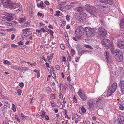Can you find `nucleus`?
<instances>
[{
	"mask_svg": "<svg viewBox=\"0 0 124 124\" xmlns=\"http://www.w3.org/2000/svg\"><path fill=\"white\" fill-rule=\"evenodd\" d=\"M9 0H2V2L4 7L6 8H10L14 9L16 8V4Z\"/></svg>",
	"mask_w": 124,
	"mask_h": 124,
	"instance_id": "nucleus-1",
	"label": "nucleus"
},
{
	"mask_svg": "<svg viewBox=\"0 0 124 124\" xmlns=\"http://www.w3.org/2000/svg\"><path fill=\"white\" fill-rule=\"evenodd\" d=\"M98 34L97 36V38L99 39H102L106 37L107 34L106 30L103 28H100L98 30Z\"/></svg>",
	"mask_w": 124,
	"mask_h": 124,
	"instance_id": "nucleus-2",
	"label": "nucleus"
},
{
	"mask_svg": "<svg viewBox=\"0 0 124 124\" xmlns=\"http://www.w3.org/2000/svg\"><path fill=\"white\" fill-rule=\"evenodd\" d=\"M117 83L114 82L109 87L107 94V96H111L112 94L114 92L117 88Z\"/></svg>",
	"mask_w": 124,
	"mask_h": 124,
	"instance_id": "nucleus-3",
	"label": "nucleus"
},
{
	"mask_svg": "<svg viewBox=\"0 0 124 124\" xmlns=\"http://www.w3.org/2000/svg\"><path fill=\"white\" fill-rule=\"evenodd\" d=\"M85 32L86 35L89 37L95 36L96 33L95 29L88 28H86Z\"/></svg>",
	"mask_w": 124,
	"mask_h": 124,
	"instance_id": "nucleus-4",
	"label": "nucleus"
},
{
	"mask_svg": "<svg viewBox=\"0 0 124 124\" xmlns=\"http://www.w3.org/2000/svg\"><path fill=\"white\" fill-rule=\"evenodd\" d=\"M86 28H84L81 26L78 27L75 31V33L77 32V34H78L79 36H81L82 35V33L83 32L85 31L86 32Z\"/></svg>",
	"mask_w": 124,
	"mask_h": 124,
	"instance_id": "nucleus-5",
	"label": "nucleus"
},
{
	"mask_svg": "<svg viewBox=\"0 0 124 124\" xmlns=\"http://www.w3.org/2000/svg\"><path fill=\"white\" fill-rule=\"evenodd\" d=\"M78 94L83 101H84L86 100L87 97V96L83 92L81 89H80L79 90Z\"/></svg>",
	"mask_w": 124,
	"mask_h": 124,
	"instance_id": "nucleus-6",
	"label": "nucleus"
},
{
	"mask_svg": "<svg viewBox=\"0 0 124 124\" xmlns=\"http://www.w3.org/2000/svg\"><path fill=\"white\" fill-rule=\"evenodd\" d=\"M104 4H100V6H99V8L101 11H103V13H108L109 12V8L107 7H105Z\"/></svg>",
	"mask_w": 124,
	"mask_h": 124,
	"instance_id": "nucleus-7",
	"label": "nucleus"
},
{
	"mask_svg": "<svg viewBox=\"0 0 124 124\" xmlns=\"http://www.w3.org/2000/svg\"><path fill=\"white\" fill-rule=\"evenodd\" d=\"M77 15L80 22H83L85 20L86 16V14L85 13L82 14H76L75 16Z\"/></svg>",
	"mask_w": 124,
	"mask_h": 124,
	"instance_id": "nucleus-8",
	"label": "nucleus"
},
{
	"mask_svg": "<svg viewBox=\"0 0 124 124\" xmlns=\"http://www.w3.org/2000/svg\"><path fill=\"white\" fill-rule=\"evenodd\" d=\"M115 58L116 60L118 62H121L123 59V55L122 53H121L118 54V55L116 54Z\"/></svg>",
	"mask_w": 124,
	"mask_h": 124,
	"instance_id": "nucleus-9",
	"label": "nucleus"
},
{
	"mask_svg": "<svg viewBox=\"0 0 124 124\" xmlns=\"http://www.w3.org/2000/svg\"><path fill=\"white\" fill-rule=\"evenodd\" d=\"M118 47L121 49H124V40H119L117 43Z\"/></svg>",
	"mask_w": 124,
	"mask_h": 124,
	"instance_id": "nucleus-10",
	"label": "nucleus"
},
{
	"mask_svg": "<svg viewBox=\"0 0 124 124\" xmlns=\"http://www.w3.org/2000/svg\"><path fill=\"white\" fill-rule=\"evenodd\" d=\"M102 44L106 47H108L110 43V40L107 39H104L101 40Z\"/></svg>",
	"mask_w": 124,
	"mask_h": 124,
	"instance_id": "nucleus-11",
	"label": "nucleus"
},
{
	"mask_svg": "<svg viewBox=\"0 0 124 124\" xmlns=\"http://www.w3.org/2000/svg\"><path fill=\"white\" fill-rule=\"evenodd\" d=\"M118 124H124V115H121L118 119Z\"/></svg>",
	"mask_w": 124,
	"mask_h": 124,
	"instance_id": "nucleus-12",
	"label": "nucleus"
},
{
	"mask_svg": "<svg viewBox=\"0 0 124 124\" xmlns=\"http://www.w3.org/2000/svg\"><path fill=\"white\" fill-rule=\"evenodd\" d=\"M119 86L122 93L124 94V81H120Z\"/></svg>",
	"mask_w": 124,
	"mask_h": 124,
	"instance_id": "nucleus-13",
	"label": "nucleus"
},
{
	"mask_svg": "<svg viewBox=\"0 0 124 124\" xmlns=\"http://www.w3.org/2000/svg\"><path fill=\"white\" fill-rule=\"evenodd\" d=\"M104 54L106 56V60L107 62L108 63H110V62L108 52V51L105 52H104Z\"/></svg>",
	"mask_w": 124,
	"mask_h": 124,
	"instance_id": "nucleus-14",
	"label": "nucleus"
},
{
	"mask_svg": "<svg viewBox=\"0 0 124 124\" xmlns=\"http://www.w3.org/2000/svg\"><path fill=\"white\" fill-rule=\"evenodd\" d=\"M89 12L92 15L95 16H96L97 15L95 8L93 7V8L91 9V10H90Z\"/></svg>",
	"mask_w": 124,
	"mask_h": 124,
	"instance_id": "nucleus-15",
	"label": "nucleus"
},
{
	"mask_svg": "<svg viewBox=\"0 0 124 124\" xmlns=\"http://www.w3.org/2000/svg\"><path fill=\"white\" fill-rule=\"evenodd\" d=\"M18 11L21 13L23 12L21 5L20 3H17L16 4V12Z\"/></svg>",
	"mask_w": 124,
	"mask_h": 124,
	"instance_id": "nucleus-16",
	"label": "nucleus"
},
{
	"mask_svg": "<svg viewBox=\"0 0 124 124\" xmlns=\"http://www.w3.org/2000/svg\"><path fill=\"white\" fill-rule=\"evenodd\" d=\"M3 17L5 21L8 22H10L13 19V17L11 16H7V17L3 16Z\"/></svg>",
	"mask_w": 124,
	"mask_h": 124,
	"instance_id": "nucleus-17",
	"label": "nucleus"
},
{
	"mask_svg": "<svg viewBox=\"0 0 124 124\" xmlns=\"http://www.w3.org/2000/svg\"><path fill=\"white\" fill-rule=\"evenodd\" d=\"M87 104L89 106V110L91 111L92 110L94 106V104L90 101H88L87 102Z\"/></svg>",
	"mask_w": 124,
	"mask_h": 124,
	"instance_id": "nucleus-18",
	"label": "nucleus"
},
{
	"mask_svg": "<svg viewBox=\"0 0 124 124\" xmlns=\"http://www.w3.org/2000/svg\"><path fill=\"white\" fill-rule=\"evenodd\" d=\"M93 7L92 6H90L89 4H87L85 6V8L86 10L89 12Z\"/></svg>",
	"mask_w": 124,
	"mask_h": 124,
	"instance_id": "nucleus-19",
	"label": "nucleus"
},
{
	"mask_svg": "<svg viewBox=\"0 0 124 124\" xmlns=\"http://www.w3.org/2000/svg\"><path fill=\"white\" fill-rule=\"evenodd\" d=\"M30 35L29 31H24L23 32L22 36V38H24Z\"/></svg>",
	"mask_w": 124,
	"mask_h": 124,
	"instance_id": "nucleus-20",
	"label": "nucleus"
},
{
	"mask_svg": "<svg viewBox=\"0 0 124 124\" xmlns=\"http://www.w3.org/2000/svg\"><path fill=\"white\" fill-rule=\"evenodd\" d=\"M29 22H26L25 23L21 24V26L22 27H28L29 25Z\"/></svg>",
	"mask_w": 124,
	"mask_h": 124,
	"instance_id": "nucleus-21",
	"label": "nucleus"
},
{
	"mask_svg": "<svg viewBox=\"0 0 124 124\" xmlns=\"http://www.w3.org/2000/svg\"><path fill=\"white\" fill-rule=\"evenodd\" d=\"M19 116L21 117V119L23 120L25 118V119H27V118H25L27 117V116H24L23 113H20L19 114Z\"/></svg>",
	"mask_w": 124,
	"mask_h": 124,
	"instance_id": "nucleus-22",
	"label": "nucleus"
},
{
	"mask_svg": "<svg viewBox=\"0 0 124 124\" xmlns=\"http://www.w3.org/2000/svg\"><path fill=\"white\" fill-rule=\"evenodd\" d=\"M4 106L8 107H10L9 103L7 101H5L3 102Z\"/></svg>",
	"mask_w": 124,
	"mask_h": 124,
	"instance_id": "nucleus-23",
	"label": "nucleus"
},
{
	"mask_svg": "<svg viewBox=\"0 0 124 124\" xmlns=\"http://www.w3.org/2000/svg\"><path fill=\"white\" fill-rule=\"evenodd\" d=\"M113 0H106L105 3H107L109 4H112L113 3Z\"/></svg>",
	"mask_w": 124,
	"mask_h": 124,
	"instance_id": "nucleus-24",
	"label": "nucleus"
},
{
	"mask_svg": "<svg viewBox=\"0 0 124 124\" xmlns=\"http://www.w3.org/2000/svg\"><path fill=\"white\" fill-rule=\"evenodd\" d=\"M120 26L121 28H124V19H122L121 21Z\"/></svg>",
	"mask_w": 124,
	"mask_h": 124,
	"instance_id": "nucleus-25",
	"label": "nucleus"
},
{
	"mask_svg": "<svg viewBox=\"0 0 124 124\" xmlns=\"http://www.w3.org/2000/svg\"><path fill=\"white\" fill-rule=\"evenodd\" d=\"M83 8L81 7H80L77 8V11L79 12H81L83 10Z\"/></svg>",
	"mask_w": 124,
	"mask_h": 124,
	"instance_id": "nucleus-26",
	"label": "nucleus"
},
{
	"mask_svg": "<svg viewBox=\"0 0 124 124\" xmlns=\"http://www.w3.org/2000/svg\"><path fill=\"white\" fill-rule=\"evenodd\" d=\"M121 53H122V51H120V50L118 49H116L115 50L114 54L115 53H116L117 55H118V54Z\"/></svg>",
	"mask_w": 124,
	"mask_h": 124,
	"instance_id": "nucleus-27",
	"label": "nucleus"
},
{
	"mask_svg": "<svg viewBox=\"0 0 124 124\" xmlns=\"http://www.w3.org/2000/svg\"><path fill=\"white\" fill-rule=\"evenodd\" d=\"M96 104L98 108H102V104L98 102L96 103Z\"/></svg>",
	"mask_w": 124,
	"mask_h": 124,
	"instance_id": "nucleus-28",
	"label": "nucleus"
},
{
	"mask_svg": "<svg viewBox=\"0 0 124 124\" xmlns=\"http://www.w3.org/2000/svg\"><path fill=\"white\" fill-rule=\"evenodd\" d=\"M88 52V51H87L86 50H83L81 51L78 52V54H83L85 53V52Z\"/></svg>",
	"mask_w": 124,
	"mask_h": 124,
	"instance_id": "nucleus-29",
	"label": "nucleus"
},
{
	"mask_svg": "<svg viewBox=\"0 0 124 124\" xmlns=\"http://www.w3.org/2000/svg\"><path fill=\"white\" fill-rule=\"evenodd\" d=\"M18 21L20 23H22L25 22V19L23 18H20L19 19Z\"/></svg>",
	"mask_w": 124,
	"mask_h": 124,
	"instance_id": "nucleus-30",
	"label": "nucleus"
},
{
	"mask_svg": "<svg viewBox=\"0 0 124 124\" xmlns=\"http://www.w3.org/2000/svg\"><path fill=\"white\" fill-rule=\"evenodd\" d=\"M50 102L52 105V107H54L56 106V104L53 101H51Z\"/></svg>",
	"mask_w": 124,
	"mask_h": 124,
	"instance_id": "nucleus-31",
	"label": "nucleus"
},
{
	"mask_svg": "<svg viewBox=\"0 0 124 124\" xmlns=\"http://www.w3.org/2000/svg\"><path fill=\"white\" fill-rule=\"evenodd\" d=\"M80 110H81L82 113H85L86 112V110L84 107H82L80 108Z\"/></svg>",
	"mask_w": 124,
	"mask_h": 124,
	"instance_id": "nucleus-32",
	"label": "nucleus"
},
{
	"mask_svg": "<svg viewBox=\"0 0 124 124\" xmlns=\"http://www.w3.org/2000/svg\"><path fill=\"white\" fill-rule=\"evenodd\" d=\"M71 52L72 54V56H73L74 55L75 53V51L73 49H71Z\"/></svg>",
	"mask_w": 124,
	"mask_h": 124,
	"instance_id": "nucleus-33",
	"label": "nucleus"
},
{
	"mask_svg": "<svg viewBox=\"0 0 124 124\" xmlns=\"http://www.w3.org/2000/svg\"><path fill=\"white\" fill-rule=\"evenodd\" d=\"M104 98L102 96H101L98 98L96 101V102H97L98 101L103 100Z\"/></svg>",
	"mask_w": 124,
	"mask_h": 124,
	"instance_id": "nucleus-34",
	"label": "nucleus"
},
{
	"mask_svg": "<svg viewBox=\"0 0 124 124\" xmlns=\"http://www.w3.org/2000/svg\"><path fill=\"white\" fill-rule=\"evenodd\" d=\"M53 54H52L50 55V56H47V58L49 60H50L51 59H52L53 57Z\"/></svg>",
	"mask_w": 124,
	"mask_h": 124,
	"instance_id": "nucleus-35",
	"label": "nucleus"
},
{
	"mask_svg": "<svg viewBox=\"0 0 124 124\" xmlns=\"http://www.w3.org/2000/svg\"><path fill=\"white\" fill-rule=\"evenodd\" d=\"M37 15L38 16H42V17L43 18L44 16V15H43L41 13H40L39 12H38L37 14Z\"/></svg>",
	"mask_w": 124,
	"mask_h": 124,
	"instance_id": "nucleus-36",
	"label": "nucleus"
},
{
	"mask_svg": "<svg viewBox=\"0 0 124 124\" xmlns=\"http://www.w3.org/2000/svg\"><path fill=\"white\" fill-rule=\"evenodd\" d=\"M22 71H26L29 70V69L27 67L22 68Z\"/></svg>",
	"mask_w": 124,
	"mask_h": 124,
	"instance_id": "nucleus-37",
	"label": "nucleus"
},
{
	"mask_svg": "<svg viewBox=\"0 0 124 124\" xmlns=\"http://www.w3.org/2000/svg\"><path fill=\"white\" fill-rule=\"evenodd\" d=\"M71 5H67L66 6V8L67 9H70L71 7Z\"/></svg>",
	"mask_w": 124,
	"mask_h": 124,
	"instance_id": "nucleus-38",
	"label": "nucleus"
},
{
	"mask_svg": "<svg viewBox=\"0 0 124 124\" xmlns=\"http://www.w3.org/2000/svg\"><path fill=\"white\" fill-rule=\"evenodd\" d=\"M17 93L19 95H20L21 94L22 91L19 89H18L17 91Z\"/></svg>",
	"mask_w": 124,
	"mask_h": 124,
	"instance_id": "nucleus-39",
	"label": "nucleus"
},
{
	"mask_svg": "<svg viewBox=\"0 0 124 124\" xmlns=\"http://www.w3.org/2000/svg\"><path fill=\"white\" fill-rule=\"evenodd\" d=\"M60 12L59 11H57L56 12V13L54 15L55 16H58L59 15Z\"/></svg>",
	"mask_w": 124,
	"mask_h": 124,
	"instance_id": "nucleus-40",
	"label": "nucleus"
},
{
	"mask_svg": "<svg viewBox=\"0 0 124 124\" xmlns=\"http://www.w3.org/2000/svg\"><path fill=\"white\" fill-rule=\"evenodd\" d=\"M54 70L52 66H51V70H50V73H51L52 72H54Z\"/></svg>",
	"mask_w": 124,
	"mask_h": 124,
	"instance_id": "nucleus-41",
	"label": "nucleus"
},
{
	"mask_svg": "<svg viewBox=\"0 0 124 124\" xmlns=\"http://www.w3.org/2000/svg\"><path fill=\"white\" fill-rule=\"evenodd\" d=\"M12 109L13 110V111L15 112L16 111V108H15V105L13 104H12Z\"/></svg>",
	"mask_w": 124,
	"mask_h": 124,
	"instance_id": "nucleus-42",
	"label": "nucleus"
},
{
	"mask_svg": "<svg viewBox=\"0 0 124 124\" xmlns=\"http://www.w3.org/2000/svg\"><path fill=\"white\" fill-rule=\"evenodd\" d=\"M106 0H97L100 2L105 3Z\"/></svg>",
	"mask_w": 124,
	"mask_h": 124,
	"instance_id": "nucleus-43",
	"label": "nucleus"
},
{
	"mask_svg": "<svg viewBox=\"0 0 124 124\" xmlns=\"http://www.w3.org/2000/svg\"><path fill=\"white\" fill-rule=\"evenodd\" d=\"M85 46L86 47V48H90V49H92V47L91 46L89 45H85Z\"/></svg>",
	"mask_w": 124,
	"mask_h": 124,
	"instance_id": "nucleus-44",
	"label": "nucleus"
},
{
	"mask_svg": "<svg viewBox=\"0 0 124 124\" xmlns=\"http://www.w3.org/2000/svg\"><path fill=\"white\" fill-rule=\"evenodd\" d=\"M55 67L57 70H59L60 69V66L58 65H56L55 66Z\"/></svg>",
	"mask_w": 124,
	"mask_h": 124,
	"instance_id": "nucleus-45",
	"label": "nucleus"
},
{
	"mask_svg": "<svg viewBox=\"0 0 124 124\" xmlns=\"http://www.w3.org/2000/svg\"><path fill=\"white\" fill-rule=\"evenodd\" d=\"M19 85L20 87L22 88L24 86L23 83L21 82L19 84Z\"/></svg>",
	"mask_w": 124,
	"mask_h": 124,
	"instance_id": "nucleus-46",
	"label": "nucleus"
},
{
	"mask_svg": "<svg viewBox=\"0 0 124 124\" xmlns=\"http://www.w3.org/2000/svg\"><path fill=\"white\" fill-rule=\"evenodd\" d=\"M49 32L50 33V34L51 36H53V32L52 31L50 30H48Z\"/></svg>",
	"mask_w": 124,
	"mask_h": 124,
	"instance_id": "nucleus-47",
	"label": "nucleus"
},
{
	"mask_svg": "<svg viewBox=\"0 0 124 124\" xmlns=\"http://www.w3.org/2000/svg\"><path fill=\"white\" fill-rule=\"evenodd\" d=\"M15 37V35L13 34H12L11 35V39L12 40H13L14 39Z\"/></svg>",
	"mask_w": 124,
	"mask_h": 124,
	"instance_id": "nucleus-48",
	"label": "nucleus"
},
{
	"mask_svg": "<svg viewBox=\"0 0 124 124\" xmlns=\"http://www.w3.org/2000/svg\"><path fill=\"white\" fill-rule=\"evenodd\" d=\"M30 30V28H26L25 29H23L22 30V31L23 32L24 31H27Z\"/></svg>",
	"mask_w": 124,
	"mask_h": 124,
	"instance_id": "nucleus-49",
	"label": "nucleus"
},
{
	"mask_svg": "<svg viewBox=\"0 0 124 124\" xmlns=\"http://www.w3.org/2000/svg\"><path fill=\"white\" fill-rule=\"evenodd\" d=\"M52 73H51V75L52 76V77L54 79L55 78H56V76L55 75V74L54 73V72H52Z\"/></svg>",
	"mask_w": 124,
	"mask_h": 124,
	"instance_id": "nucleus-50",
	"label": "nucleus"
},
{
	"mask_svg": "<svg viewBox=\"0 0 124 124\" xmlns=\"http://www.w3.org/2000/svg\"><path fill=\"white\" fill-rule=\"evenodd\" d=\"M60 47L61 49L62 50L64 49L65 48L64 45L63 44L61 45L60 46Z\"/></svg>",
	"mask_w": 124,
	"mask_h": 124,
	"instance_id": "nucleus-51",
	"label": "nucleus"
},
{
	"mask_svg": "<svg viewBox=\"0 0 124 124\" xmlns=\"http://www.w3.org/2000/svg\"><path fill=\"white\" fill-rule=\"evenodd\" d=\"M18 44L19 45H23V42L21 41H20L19 42H18Z\"/></svg>",
	"mask_w": 124,
	"mask_h": 124,
	"instance_id": "nucleus-52",
	"label": "nucleus"
},
{
	"mask_svg": "<svg viewBox=\"0 0 124 124\" xmlns=\"http://www.w3.org/2000/svg\"><path fill=\"white\" fill-rule=\"evenodd\" d=\"M4 63L6 64H8L9 63V62L7 60H5L4 62Z\"/></svg>",
	"mask_w": 124,
	"mask_h": 124,
	"instance_id": "nucleus-53",
	"label": "nucleus"
},
{
	"mask_svg": "<svg viewBox=\"0 0 124 124\" xmlns=\"http://www.w3.org/2000/svg\"><path fill=\"white\" fill-rule=\"evenodd\" d=\"M66 19L68 20H69L70 19V16L68 15H67V16H66Z\"/></svg>",
	"mask_w": 124,
	"mask_h": 124,
	"instance_id": "nucleus-54",
	"label": "nucleus"
},
{
	"mask_svg": "<svg viewBox=\"0 0 124 124\" xmlns=\"http://www.w3.org/2000/svg\"><path fill=\"white\" fill-rule=\"evenodd\" d=\"M73 102H77V99L76 97L75 96H74L73 98Z\"/></svg>",
	"mask_w": 124,
	"mask_h": 124,
	"instance_id": "nucleus-55",
	"label": "nucleus"
},
{
	"mask_svg": "<svg viewBox=\"0 0 124 124\" xmlns=\"http://www.w3.org/2000/svg\"><path fill=\"white\" fill-rule=\"evenodd\" d=\"M60 90H61V87H62V90H63V84H60Z\"/></svg>",
	"mask_w": 124,
	"mask_h": 124,
	"instance_id": "nucleus-56",
	"label": "nucleus"
},
{
	"mask_svg": "<svg viewBox=\"0 0 124 124\" xmlns=\"http://www.w3.org/2000/svg\"><path fill=\"white\" fill-rule=\"evenodd\" d=\"M69 85L70 87V88L71 89H72V88H73V86L71 84H69Z\"/></svg>",
	"mask_w": 124,
	"mask_h": 124,
	"instance_id": "nucleus-57",
	"label": "nucleus"
},
{
	"mask_svg": "<svg viewBox=\"0 0 124 124\" xmlns=\"http://www.w3.org/2000/svg\"><path fill=\"white\" fill-rule=\"evenodd\" d=\"M36 31L37 32L39 33H41L42 32V31L41 30H39L37 29L36 30Z\"/></svg>",
	"mask_w": 124,
	"mask_h": 124,
	"instance_id": "nucleus-58",
	"label": "nucleus"
},
{
	"mask_svg": "<svg viewBox=\"0 0 124 124\" xmlns=\"http://www.w3.org/2000/svg\"><path fill=\"white\" fill-rule=\"evenodd\" d=\"M5 24L6 25H8L9 26H11L12 24L11 23H5Z\"/></svg>",
	"mask_w": 124,
	"mask_h": 124,
	"instance_id": "nucleus-59",
	"label": "nucleus"
},
{
	"mask_svg": "<svg viewBox=\"0 0 124 124\" xmlns=\"http://www.w3.org/2000/svg\"><path fill=\"white\" fill-rule=\"evenodd\" d=\"M45 115V113L43 112L42 113L41 115V117L42 118L44 117Z\"/></svg>",
	"mask_w": 124,
	"mask_h": 124,
	"instance_id": "nucleus-60",
	"label": "nucleus"
},
{
	"mask_svg": "<svg viewBox=\"0 0 124 124\" xmlns=\"http://www.w3.org/2000/svg\"><path fill=\"white\" fill-rule=\"evenodd\" d=\"M39 71L37 73V77L38 78H39L40 77V74L39 73Z\"/></svg>",
	"mask_w": 124,
	"mask_h": 124,
	"instance_id": "nucleus-61",
	"label": "nucleus"
},
{
	"mask_svg": "<svg viewBox=\"0 0 124 124\" xmlns=\"http://www.w3.org/2000/svg\"><path fill=\"white\" fill-rule=\"evenodd\" d=\"M29 64H30L31 66L33 65L34 66H35L36 65V63H33Z\"/></svg>",
	"mask_w": 124,
	"mask_h": 124,
	"instance_id": "nucleus-62",
	"label": "nucleus"
},
{
	"mask_svg": "<svg viewBox=\"0 0 124 124\" xmlns=\"http://www.w3.org/2000/svg\"><path fill=\"white\" fill-rule=\"evenodd\" d=\"M44 3L47 5H49L50 4L49 2L48 1L45 2Z\"/></svg>",
	"mask_w": 124,
	"mask_h": 124,
	"instance_id": "nucleus-63",
	"label": "nucleus"
},
{
	"mask_svg": "<svg viewBox=\"0 0 124 124\" xmlns=\"http://www.w3.org/2000/svg\"><path fill=\"white\" fill-rule=\"evenodd\" d=\"M43 1H41L40 3V6L41 7H43Z\"/></svg>",
	"mask_w": 124,
	"mask_h": 124,
	"instance_id": "nucleus-64",
	"label": "nucleus"
}]
</instances>
